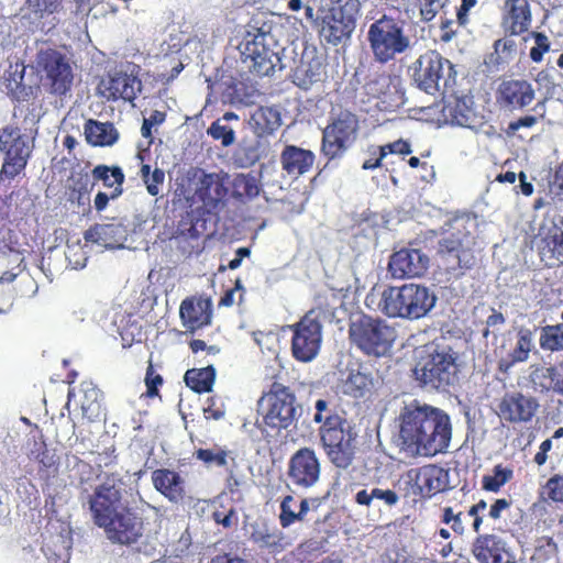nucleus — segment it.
I'll return each instance as SVG.
<instances>
[{
  "label": "nucleus",
  "instance_id": "nucleus-43",
  "mask_svg": "<svg viewBox=\"0 0 563 563\" xmlns=\"http://www.w3.org/2000/svg\"><path fill=\"white\" fill-rule=\"evenodd\" d=\"M203 227L205 222L200 223V212L198 210L186 211L178 222L176 236L197 240L201 235Z\"/></svg>",
  "mask_w": 563,
  "mask_h": 563
},
{
  "label": "nucleus",
  "instance_id": "nucleus-7",
  "mask_svg": "<svg viewBox=\"0 0 563 563\" xmlns=\"http://www.w3.org/2000/svg\"><path fill=\"white\" fill-rule=\"evenodd\" d=\"M459 353L451 346L437 345L422 355L413 368L421 387L446 390L459 380Z\"/></svg>",
  "mask_w": 563,
  "mask_h": 563
},
{
  "label": "nucleus",
  "instance_id": "nucleus-32",
  "mask_svg": "<svg viewBox=\"0 0 563 563\" xmlns=\"http://www.w3.org/2000/svg\"><path fill=\"white\" fill-rule=\"evenodd\" d=\"M316 161L312 151L296 145H286L280 153V164L290 177L298 178L308 173Z\"/></svg>",
  "mask_w": 563,
  "mask_h": 563
},
{
  "label": "nucleus",
  "instance_id": "nucleus-18",
  "mask_svg": "<svg viewBox=\"0 0 563 563\" xmlns=\"http://www.w3.org/2000/svg\"><path fill=\"white\" fill-rule=\"evenodd\" d=\"M399 78L386 71H375L367 76L363 92L367 101L377 100L376 106L382 110H390L401 102L398 89Z\"/></svg>",
  "mask_w": 563,
  "mask_h": 563
},
{
  "label": "nucleus",
  "instance_id": "nucleus-36",
  "mask_svg": "<svg viewBox=\"0 0 563 563\" xmlns=\"http://www.w3.org/2000/svg\"><path fill=\"white\" fill-rule=\"evenodd\" d=\"M533 349V336L529 329H520L517 334L516 346L498 361V369L501 373H508L517 363L526 362Z\"/></svg>",
  "mask_w": 563,
  "mask_h": 563
},
{
  "label": "nucleus",
  "instance_id": "nucleus-24",
  "mask_svg": "<svg viewBox=\"0 0 563 563\" xmlns=\"http://www.w3.org/2000/svg\"><path fill=\"white\" fill-rule=\"evenodd\" d=\"M536 91L526 79H508L499 84L496 91L497 103L507 110H523L532 103Z\"/></svg>",
  "mask_w": 563,
  "mask_h": 563
},
{
  "label": "nucleus",
  "instance_id": "nucleus-56",
  "mask_svg": "<svg viewBox=\"0 0 563 563\" xmlns=\"http://www.w3.org/2000/svg\"><path fill=\"white\" fill-rule=\"evenodd\" d=\"M206 419L220 420L225 416L224 404L216 396L208 398L207 407L203 409Z\"/></svg>",
  "mask_w": 563,
  "mask_h": 563
},
{
  "label": "nucleus",
  "instance_id": "nucleus-31",
  "mask_svg": "<svg viewBox=\"0 0 563 563\" xmlns=\"http://www.w3.org/2000/svg\"><path fill=\"white\" fill-rule=\"evenodd\" d=\"M532 22L531 9L528 0H506L504 4L503 26L510 35L526 33Z\"/></svg>",
  "mask_w": 563,
  "mask_h": 563
},
{
  "label": "nucleus",
  "instance_id": "nucleus-16",
  "mask_svg": "<svg viewBox=\"0 0 563 563\" xmlns=\"http://www.w3.org/2000/svg\"><path fill=\"white\" fill-rule=\"evenodd\" d=\"M540 261L548 267L563 264V217L543 222L531 241Z\"/></svg>",
  "mask_w": 563,
  "mask_h": 563
},
{
  "label": "nucleus",
  "instance_id": "nucleus-47",
  "mask_svg": "<svg viewBox=\"0 0 563 563\" xmlns=\"http://www.w3.org/2000/svg\"><path fill=\"white\" fill-rule=\"evenodd\" d=\"M532 560L537 563H558V544L551 537H542L538 540Z\"/></svg>",
  "mask_w": 563,
  "mask_h": 563
},
{
  "label": "nucleus",
  "instance_id": "nucleus-33",
  "mask_svg": "<svg viewBox=\"0 0 563 563\" xmlns=\"http://www.w3.org/2000/svg\"><path fill=\"white\" fill-rule=\"evenodd\" d=\"M84 238L87 242L114 249L125 239V229L121 223H97L85 232Z\"/></svg>",
  "mask_w": 563,
  "mask_h": 563
},
{
  "label": "nucleus",
  "instance_id": "nucleus-2",
  "mask_svg": "<svg viewBox=\"0 0 563 563\" xmlns=\"http://www.w3.org/2000/svg\"><path fill=\"white\" fill-rule=\"evenodd\" d=\"M88 503L93 523L112 544L131 547L141 541L145 530L143 517L124 503L121 487L102 483L93 489Z\"/></svg>",
  "mask_w": 563,
  "mask_h": 563
},
{
  "label": "nucleus",
  "instance_id": "nucleus-61",
  "mask_svg": "<svg viewBox=\"0 0 563 563\" xmlns=\"http://www.w3.org/2000/svg\"><path fill=\"white\" fill-rule=\"evenodd\" d=\"M477 0H461L456 8V23L459 26H466L470 23V11L477 5Z\"/></svg>",
  "mask_w": 563,
  "mask_h": 563
},
{
  "label": "nucleus",
  "instance_id": "nucleus-50",
  "mask_svg": "<svg viewBox=\"0 0 563 563\" xmlns=\"http://www.w3.org/2000/svg\"><path fill=\"white\" fill-rule=\"evenodd\" d=\"M541 495L544 500L563 503V475H553L542 488Z\"/></svg>",
  "mask_w": 563,
  "mask_h": 563
},
{
  "label": "nucleus",
  "instance_id": "nucleus-14",
  "mask_svg": "<svg viewBox=\"0 0 563 563\" xmlns=\"http://www.w3.org/2000/svg\"><path fill=\"white\" fill-rule=\"evenodd\" d=\"M360 121L351 111H341L322 130L321 153L328 161L339 159L357 140Z\"/></svg>",
  "mask_w": 563,
  "mask_h": 563
},
{
  "label": "nucleus",
  "instance_id": "nucleus-5",
  "mask_svg": "<svg viewBox=\"0 0 563 563\" xmlns=\"http://www.w3.org/2000/svg\"><path fill=\"white\" fill-rule=\"evenodd\" d=\"M437 297L428 287L418 284L389 286L383 290L378 308L389 318L419 319L435 305Z\"/></svg>",
  "mask_w": 563,
  "mask_h": 563
},
{
  "label": "nucleus",
  "instance_id": "nucleus-30",
  "mask_svg": "<svg viewBox=\"0 0 563 563\" xmlns=\"http://www.w3.org/2000/svg\"><path fill=\"white\" fill-rule=\"evenodd\" d=\"M179 316L187 332L195 333L197 330L211 323V303L208 299L186 298L180 305Z\"/></svg>",
  "mask_w": 563,
  "mask_h": 563
},
{
  "label": "nucleus",
  "instance_id": "nucleus-45",
  "mask_svg": "<svg viewBox=\"0 0 563 563\" xmlns=\"http://www.w3.org/2000/svg\"><path fill=\"white\" fill-rule=\"evenodd\" d=\"M194 455L207 467H227L229 459L233 460V457L231 456V451L222 449L218 445H214L211 449H197Z\"/></svg>",
  "mask_w": 563,
  "mask_h": 563
},
{
  "label": "nucleus",
  "instance_id": "nucleus-15",
  "mask_svg": "<svg viewBox=\"0 0 563 563\" xmlns=\"http://www.w3.org/2000/svg\"><path fill=\"white\" fill-rule=\"evenodd\" d=\"M273 35L263 29L252 26L246 31L242 46L245 59L252 62L251 70L257 76H269L279 66L282 58L278 52L271 48Z\"/></svg>",
  "mask_w": 563,
  "mask_h": 563
},
{
  "label": "nucleus",
  "instance_id": "nucleus-22",
  "mask_svg": "<svg viewBox=\"0 0 563 563\" xmlns=\"http://www.w3.org/2000/svg\"><path fill=\"white\" fill-rule=\"evenodd\" d=\"M30 461L36 463V477L42 484V489L49 488L60 473V456L56 449H49L41 435L35 441L27 454Z\"/></svg>",
  "mask_w": 563,
  "mask_h": 563
},
{
  "label": "nucleus",
  "instance_id": "nucleus-37",
  "mask_svg": "<svg viewBox=\"0 0 563 563\" xmlns=\"http://www.w3.org/2000/svg\"><path fill=\"white\" fill-rule=\"evenodd\" d=\"M251 125L260 136H267L282 125L280 112L274 107H258L251 115Z\"/></svg>",
  "mask_w": 563,
  "mask_h": 563
},
{
  "label": "nucleus",
  "instance_id": "nucleus-1",
  "mask_svg": "<svg viewBox=\"0 0 563 563\" xmlns=\"http://www.w3.org/2000/svg\"><path fill=\"white\" fill-rule=\"evenodd\" d=\"M451 417L443 409L413 400L398 416V440L412 457L446 454L452 441Z\"/></svg>",
  "mask_w": 563,
  "mask_h": 563
},
{
  "label": "nucleus",
  "instance_id": "nucleus-19",
  "mask_svg": "<svg viewBox=\"0 0 563 563\" xmlns=\"http://www.w3.org/2000/svg\"><path fill=\"white\" fill-rule=\"evenodd\" d=\"M406 483L415 496L431 498L446 488L448 472L437 464H427L410 468L406 473Z\"/></svg>",
  "mask_w": 563,
  "mask_h": 563
},
{
  "label": "nucleus",
  "instance_id": "nucleus-60",
  "mask_svg": "<svg viewBox=\"0 0 563 563\" xmlns=\"http://www.w3.org/2000/svg\"><path fill=\"white\" fill-rule=\"evenodd\" d=\"M550 189L560 201H563V161L554 168Z\"/></svg>",
  "mask_w": 563,
  "mask_h": 563
},
{
  "label": "nucleus",
  "instance_id": "nucleus-10",
  "mask_svg": "<svg viewBox=\"0 0 563 563\" xmlns=\"http://www.w3.org/2000/svg\"><path fill=\"white\" fill-rule=\"evenodd\" d=\"M417 87L429 95L445 90L455 84L452 63L434 49L427 51L410 66Z\"/></svg>",
  "mask_w": 563,
  "mask_h": 563
},
{
  "label": "nucleus",
  "instance_id": "nucleus-64",
  "mask_svg": "<svg viewBox=\"0 0 563 563\" xmlns=\"http://www.w3.org/2000/svg\"><path fill=\"white\" fill-rule=\"evenodd\" d=\"M380 147L382 150H384L385 156H387L388 154H399L406 156L412 152L410 143L402 139H399L395 142L385 145H380Z\"/></svg>",
  "mask_w": 563,
  "mask_h": 563
},
{
  "label": "nucleus",
  "instance_id": "nucleus-21",
  "mask_svg": "<svg viewBox=\"0 0 563 563\" xmlns=\"http://www.w3.org/2000/svg\"><path fill=\"white\" fill-rule=\"evenodd\" d=\"M540 405L536 397L521 391L506 393L498 404V416L508 423H528Z\"/></svg>",
  "mask_w": 563,
  "mask_h": 563
},
{
  "label": "nucleus",
  "instance_id": "nucleus-51",
  "mask_svg": "<svg viewBox=\"0 0 563 563\" xmlns=\"http://www.w3.org/2000/svg\"><path fill=\"white\" fill-rule=\"evenodd\" d=\"M62 0H25V5L35 15L43 18L58 11Z\"/></svg>",
  "mask_w": 563,
  "mask_h": 563
},
{
  "label": "nucleus",
  "instance_id": "nucleus-49",
  "mask_svg": "<svg viewBox=\"0 0 563 563\" xmlns=\"http://www.w3.org/2000/svg\"><path fill=\"white\" fill-rule=\"evenodd\" d=\"M462 517L463 511L455 510L451 506H445L441 509L440 521L449 526L456 536H463L465 527Z\"/></svg>",
  "mask_w": 563,
  "mask_h": 563
},
{
  "label": "nucleus",
  "instance_id": "nucleus-6",
  "mask_svg": "<svg viewBox=\"0 0 563 563\" xmlns=\"http://www.w3.org/2000/svg\"><path fill=\"white\" fill-rule=\"evenodd\" d=\"M334 314V308L322 297H318V305L308 310L300 320L292 325L291 354L299 362H310L319 353L322 341V322L330 320Z\"/></svg>",
  "mask_w": 563,
  "mask_h": 563
},
{
  "label": "nucleus",
  "instance_id": "nucleus-13",
  "mask_svg": "<svg viewBox=\"0 0 563 563\" xmlns=\"http://www.w3.org/2000/svg\"><path fill=\"white\" fill-rule=\"evenodd\" d=\"M36 69L51 95L66 96L74 84V71L69 58L52 47L41 48L35 57Z\"/></svg>",
  "mask_w": 563,
  "mask_h": 563
},
{
  "label": "nucleus",
  "instance_id": "nucleus-3",
  "mask_svg": "<svg viewBox=\"0 0 563 563\" xmlns=\"http://www.w3.org/2000/svg\"><path fill=\"white\" fill-rule=\"evenodd\" d=\"M313 421L320 423L321 446L332 465L346 470L356 454V433L347 420L329 408L324 399L316 401Z\"/></svg>",
  "mask_w": 563,
  "mask_h": 563
},
{
  "label": "nucleus",
  "instance_id": "nucleus-35",
  "mask_svg": "<svg viewBox=\"0 0 563 563\" xmlns=\"http://www.w3.org/2000/svg\"><path fill=\"white\" fill-rule=\"evenodd\" d=\"M251 540L262 549L271 553H279L285 550L287 542L282 530L267 523L256 525L251 532Z\"/></svg>",
  "mask_w": 563,
  "mask_h": 563
},
{
  "label": "nucleus",
  "instance_id": "nucleus-39",
  "mask_svg": "<svg viewBox=\"0 0 563 563\" xmlns=\"http://www.w3.org/2000/svg\"><path fill=\"white\" fill-rule=\"evenodd\" d=\"M90 174L92 178V186L100 183L110 191L118 190V192H124L123 185L125 181V175L120 166L99 164L91 169Z\"/></svg>",
  "mask_w": 563,
  "mask_h": 563
},
{
  "label": "nucleus",
  "instance_id": "nucleus-59",
  "mask_svg": "<svg viewBox=\"0 0 563 563\" xmlns=\"http://www.w3.org/2000/svg\"><path fill=\"white\" fill-rule=\"evenodd\" d=\"M515 49L516 43L514 40L499 38L494 43V51L495 54L498 56L496 59L497 62L510 58Z\"/></svg>",
  "mask_w": 563,
  "mask_h": 563
},
{
  "label": "nucleus",
  "instance_id": "nucleus-34",
  "mask_svg": "<svg viewBox=\"0 0 563 563\" xmlns=\"http://www.w3.org/2000/svg\"><path fill=\"white\" fill-rule=\"evenodd\" d=\"M374 389L375 379L372 373L365 372L362 366L351 369L342 384L343 394L355 399L369 397Z\"/></svg>",
  "mask_w": 563,
  "mask_h": 563
},
{
  "label": "nucleus",
  "instance_id": "nucleus-52",
  "mask_svg": "<svg viewBox=\"0 0 563 563\" xmlns=\"http://www.w3.org/2000/svg\"><path fill=\"white\" fill-rule=\"evenodd\" d=\"M448 2L449 0H418L421 21H432Z\"/></svg>",
  "mask_w": 563,
  "mask_h": 563
},
{
  "label": "nucleus",
  "instance_id": "nucleus-48",
  "mask_svg": "<svg viewBox=\"0 0 563 563\" xmlns=\"http://www.w3.org/2000/svg\"><path fill=\"white\" fill-rule=\"evenodd\" d=\"M140 175L146 186L147 192L153 197L157 196L159 194V186L163 185L165 179L164 172L159 168H155L151 172V166L143 164L140 169Z\"/></svg>",
  "mask_w": 563,
  "mask_h": 563
},
{
  "label": "nucleus",
  "instance_id": "nucleus-41",
  "mask_svg": "<svg viewBox=\"0 0 563 563\" xmlns=\"http://www.w3.org/2000/svg\"><path fill=\"white\" fill-rule=\"evenodd\" d=\"M216 378V369L212 365L202 368H191L185 373L186 385L198 394L208 393L212 389Z\"/></svg>",
  "mask_w": 563,
  "mask_h": 563
},
{
  "label": "nucleus",
  "instance_id": "nucleus-63",
  "mask_svg": "<svg viewBox=\"0 0 563 563\" xmlns=\"http://www.w3.org/2000/svg\"><path fill=\"white\" fill-rule=\"evenodd\" d=\"M123 347L131 346L134 342L141 341V327L132 323L120 331Z\"/></svg>",
  "mask_w": 563,
  "mask_h": 563
},
{
  "label": "nucleus",
  "instance_id": "nucleus-28",
  "mask_svg": "<svg viewBox=\"0 0 563 563\" xmlns=\"http://www.w3.org/2000/svg\"><path fill=\"white\" fill-rule=\"evenodd\" d=\"M153 487L172 504H180L187 496L186 481L180 473L162 467L151 475Z\"/></svg>",
  "mask_w": 563,
  "mask_h": 563
},
{
  "label": "nucleus",
  "instance_id": "nucleus-44",
  "mask_svg": "<svg viewBox=\"0 0 563 563\" xmlns=\"http://www.w3.org/2000/svg\"><path fill=\"white\" fill-rule=\"evenodd\" d=\"M373 499L382 500L386 506L393 507L399 501L398 494L393 489L373 488L371 492L362 489L355 495V503L360 506L369 507Z\"/></svg>",
  "mask_w": 563,
  "mask_h": 563
},
{
  "label": "nucleus",
  "instance_id": "nucleus-26",
  "mask_svg": "<svg viewBox=\"0 0 563 563\" xmlns=\"http://www.w3.org/2000/svg\"><path fill=\"white\" fill-rule=\"evenodd\" d=\"M103 394L91 380H84L78 387L69 388L68 402L80 408L82 417L89 421L99 420L103 413Z\"/></svg>",
  "mask_w": 563,
  "mask_h": 563
},
{
  "label": "nucleus",
  "instance_id": "nucleus-17",
  "mask_svg": "<svg viewBox=\"0 0 563 563\" xmlns=\"http://www.w3.org/2000/svg\"><path fill=\"white\" fill-rule=\"evenodd\" d=\"M320 475L321 462L313 449L303 446L290 456L287 477L294 486L308 489L319 482Z\"/></svg>",
  "mask_w": 563,
  "mask_h": 563
},
{
  "label": "nucleus",
  "instance_id": "nucleus-4",
  "mask_svg": "<svg viewBox=\"0 0 563 563\" xmlns=\"http://www.w3.org/2000/svg\"><path fill=\"white\" fill-rule=\"evenodd\" d=\"M257 411L262 418L260 428L267 434L272 431L278 435L283 430L295 427L300 417L294 390L278 382H274L258 399Z\"/></svg>",
  "mask_w": 563,
  "mask_h": 563
},
{
  "label": "nucleus",
  "instance_id": "nucleus-42",
  "mask_svg": "<svg viewBox=\"0 0 563 563\" xmlns=\"http://www.w3.org/2000/svg\"><path fill=\"white\" fill-rule=\"evenodd\" d=\"M261 192V186L255 176L239 174L232 181V196L238 200H252Z\"/></svg>",
  "mask_w": 563,
  "mask_h": 563
},
{
  "label": "nucleus",
  "instance_id": "nucleus-20",
  "mask_svg": "<svg viewBox=\"0 0 563 563\" xmlns=\"http://www.w3.org/2000/svg\"><path fill=\"white\" fill-rule=\"evenodd\" d=\"M228 184L229 175L227 173L202 174L195 194L208 213H218L225 207L229 197Z\"/></svg>",
  "mask_w": 563,
  "mask_h": 563
},
{
  "label": "nucleus",
  "instance_id": "nucleus-23",
  "mask_svg": "<svg viewBox=\"0 0 563 563\" xmlns=\"http://www.w3.org/2000/svg\"><path fill=\"white\" fill-rule=\"evenodd\" d=\"M428 267V255L417 249H401L395 252L388 262V272L397 279L420 277Z\"/></svg>",
  "mask_w": 563,
  "mask_h": 563
},
{
  "label": "nucleus",
  "instance_id": "nucleus-54",
  "mask_svg": "<svg viewBox=\"0 0 563 563\" xmlns=\"http://www.w3.org/2000/svg\"><path fill=\"white\" fill-rule=\"evenodd\" d=\"M207 132L212 139L220 140L224 146H229L234 142V131L227 125L220 124L219 120L212 122Z\"/></svg>",
  "mask_w": 563,
  "mask_h": 563
},
{
  "label": "nucleus",
  "instance_id": "nucleus-58",
  "mask_svg": "<svg viewBox=\"0 0 563 563\" xmlns=\"http://www.w3.org/2000/svg\"><path fill=\"white\" fill-rule=\"evenodd\" d=\"M385 152L380 146H369L368 157L363 162L362 168L365 170H373L382 166V162L385 158Z\"/></svg>",
  "mask_w": 563,
  "mask_h": 563
},
{
  "label": "nucleus",
  "instance_id": "nucleus-57",
  "mask_svg": "<svg viewBox=\"0 0 563 563\" xmlns=\"http://www.w3.org/2000/svg\"><path fill=\"white\" fill-rule=\"evenodd\" d=\"M163 384V377L159 374H156L154 371V366L152 362H150L146 375H145V385H146V394L148 397H155L158 395V386Z\"/></svg>",
  "mask_w": 563,
  "mask_h": 563
},
{
  "label": "nucleus",
  "instance_id": "nucleus-9",
  "mask_svg": "<svg viewBox=\"0 0 563 563\" xmlns=\"http://www.w3.org/2000/svg\"><path fill=\"white\" fill-rule=\"evenodd\" d=\"M475 238L465 228H454L438 241L437 261L454 277L463 276L476 264Z\"/></svg>",
  "mask_w": 563,
  "mask_h": 563
},
{
  "label": "nucleus",
  "instance_id": "nucleus-62",
  "mask_svg": "<svg viewBox=\"0 0 563 563\" xmlns=\"http://www.w3.org/2000/svg\"><path fill=\"white\" fill-rule=\"evenodd\" d=\"M459 25L456 21H453L448 18H441L440 21V40L443 43H449L459 31Z\"/></svg>",
  "mask_w": 563,
  "mask_h": 563
},
{
  "label": "nucleus",
  "instance_id": "nucleus-53",
  "mask_svg": "<svg viewBox=\"0 0 563 563\" xmlns=\"http://www.w3.org/2000/svg\"><path fill=\"white\" fill-rule=\"evenodd\" d=\"M536 45L531 47L529 56L532 62L540 63L543 59V55L550 51V41L544 33L532 32L531 33Z\"/></svg>",
  "mask_w": 563,
  "mask_h": 563
},
{
  "label": "nucleus",
  "instance_id": "nucleus-11",
  "mask_svg": "<svg viewBox=\"0 0 563 563\" xmlns=\"http://www.w3.org/2000/svg\"><path fill=\"white\" fill-rule=\"evenodd\" d=\"M338 7L318 10L314 26L327 43L338 45L350 37L356 25L361 3L358 0H343Z\"/></svg>",
  "mask_w": 563,
  "mask_h": 563
},
{
  "label": "nucleus",
  "instance_id": "nucleus-12",
  "mask_svg": "<svg viewBox=\"0 0 563 563\" xmlns=\"http://www.w3.org/2000/svg\"><path fill=\"white\" fill-rule=\"evenodd\" d=\"M367 36L374 57L380 63L394 59L410 44L401 22L386 14L371 24Z\"/></svg>",
  "mask_w": 563,
  "mask_h": 563
},
{
  "label": "nucleus",
  "instance_id": "nucleus-29",
  "mask_svg": "<svg viewBox=\"0 0 563 563\" xmlns=\"http://www.w3.org/2000/svg\"><path fill=\"white\" fill-rule=\"evenodd\" d=\"M442 114L446 122L468 129L479 125V118L473 109V100L467 96H451L444 103Z\"/></svg>",
  "mask_w": 563,
  "mask_h": 563
},
{
  "label": "nucleus",
  "instance_id": "nucleus-27",
  "mask_svg": "<svg viewBox=\"0 0 563 563\" xmlns=\"http://www.w3.org/2000/svg\"><path fill=\"white\" fill-rule=\"evenodd\" d=\"M472 553L478 563L514 562L506 542L496 534H478L473 542Z\"/></svg>",
  "mask_w": 563,
  "mask_h": 563
},
{
  "label": "nucleus",
  "instance_id": "nucleus-40",
  "mask_svg": "<svg viewBox=\"0 0 563 563\" xmlns=\"http://www.w3.org/2000/svg\"><path fill=\"white\" fill-rule=\"evenodd\" d=\"M322 64L318 59L301 60L294 69L292 82L301 89L308 90L313 84L321 80Z\"/></svg>",
  "mask_w": 563,
  "mask_h": 563
},
{
  "label": "nucleus",
  "instance_id": "nucleus-25",
  "mask_svg": "<svg viewBox=\"0 0 563 563\" xmlns=\"http://www.w3.org/2000/svg\"><path fill=\"white\" fill-rule=\"evenodd\" d=\"M98 88L107 100L123 99L132 102L142 91V81L133 74L113 71L100 81Z\"/></svg>",
  "mask_w": 563,
  "mask_h": 563
},
{
  "label": "nucleus",
  "instance_id": "nucleus-55",
  "mask_svg": "<svg viewBox=\"0 0 563 563\" xmlns=\"http://www.w3.org/2000/svg\"><path fill=\"white\" fill-rule=\"evenodd\" d=\"M292 501L294 497L291 495H287L280 503L279 522L283 528H287L295 521H299L298 514L292 511L290 508V503Z\"/></svg>",
  "mask_w": 563,
  "mask_h": 563
},
{
  "label": "nucleus",
  "instance_id": "nucleus-46",
  "mask_svg": "<svg viewBox=\"0 0 563 563\" xmlns=\"http://www.w3.org/2000/svg\"><path fill=\"white\" fill-rule=\"evenodd\" d=\"M512 468L497 464L493 468V474L484 475L482 477V488L486 492L498 493L506 483L512 479Z\"/></svg>",
  "mask_w": 563,
  "mask_h": 563
},
{
  "label": "nucleus",
  "instance_id": "nucleus-8",
  "mask_svg": "<svg viewBox=\"0 0 563 563\" xmlns=\"http://www.w3.org/2000/svg\"><path fill=\"white\" fill-rule=\"evenodd\" d=\"M396 338L395 328L380 318L362 314L349 324L351 344L366 356H386Z\"/></svg>",
  "mask_w": 563,
  "mask_h": 563
},
{
  "label": "nucleus",
  "instance_id": "nucleus-38",
  "mask_svg": "<svg viewBox=\"0 0 563 563\" xmlns=\"http://www.w3.org/2000/svg\"><path fill=\"white\" fill-rule=\"evenodd\" d=\"M85 135L87 142L93 146H111L119 139V133L112 123L92 119L85 124Z\"/></svg>",
  "mask_w": 563,
  "mask_h": 563
}]
</instances>
